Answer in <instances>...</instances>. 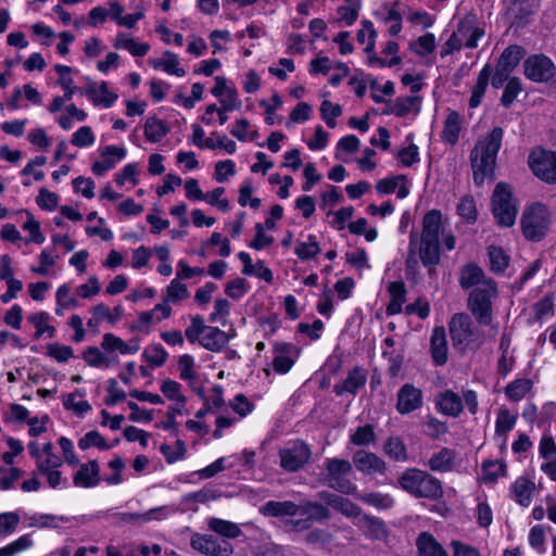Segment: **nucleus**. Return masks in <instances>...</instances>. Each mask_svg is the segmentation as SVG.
Wrapping results in <instances>:
<instances>
[{
  "label": "nucleus",
  "instance_id": "nucleus-11",
  "mask_svg": "<svg viewBox=\"0 0 556 556\" xmlns=\"http://www.w3.org/2000/svg\"><path fill=\"white\" fill-rule=\"evenodd\" d=\"M525 75L538 83L547 81L555 75V65L552 60L543 54L529 56L525 63Z\"/></svg>",
  "mask_w": 556,
  "mask_h": 556
},
{
  "label": "nucleus",
  "instance_id": "nucleus-26",
  "mask_svg": "<svg viewBox=\"0 0 556 556\" xmlns=\"http://www.w3.org/2000/svg\"><path fill=\"white\" fill-rule=\"evenodd\" d=\"M416 546L418 556H448L443 546L429 532H421L418 535Z\"/></svg>",
  "mask_w": 556,
  "mask_h": 556
},
{
  "label": "nucleus",
  "instance_id": "nucleus-43",
  "mask_svg": "<svg viewBox=\"0 0 556 556\" xmlns=\"http://www.w3.org/2000/svg\"><path fill=\"white\" fill-rule=\"evenodd\" d=\"M294 253L301 261H307L320 253L319 243L316 237L309 235L307 241H299L295 245Z\"/></svg>",
  "mask_w": 556,
  "mask_h": 556
},
{
  "label": "nucleus",
  "instance_id": "nucleus-20",
  "mask_svg": "<svg viewBox=\"0 0 556 556\" xmlns=\"http://www.w3.org/2000/svg\"><path fill=\"white\" fill-rule=\"evenodd\" d=\"M535 484L526 477H519L510 485V496L522 507H528L532 502Z\"/></svg>",
  "mask_w": 556,
  "mask_h": 556
},
{
  "label": "nucleus",
  "instance_id": "nucleus-27",
  "mask_svg": "<svg viewBox=\"0 0 556 556\" xmlns=\"http://www.w3.org/2000/svg\"><path fill=\"white\" fill-rule=\"evenodd\" d=\"M300 510V506L291 501H269L261 507V513L268 517H292Z\"/></svg>",
  "mask_w": 556,
  "mask_h": 556
},
{
  "label": "nucleus",
  "instance_id": "nucleus-5",
  "mask_svg": "<svg viewBox=\"0 0 556 556\" xmlns=\"http://www.w3.org/2000/svg\"><path fill=\"white\" fill-rule=\"evenodd\" d=\"M551 220V212L544 204L533 203L527 206L520 219L523 237L530 241H541L548 232Z\"/></svg>",
  "mask_w": 556,
  "mask_h": 556
},
{
  "label": "nucleus",
  "instance_id": "nucleus-33",
  "mask_svg": "<svg viewBox=\"0 0 556 556\" xmlns=\"http://www.w3.org/2000/svg\"><path fill=\"white\" fill-rule=\"evenodd\" d=\"M176 510L169 506H161L156 508H152L143 514H124V521H140L148 522L152 520H163L167 518L170 514H174Z\"/></svg>",
  "mask_w": 556,
  "mask_h": 556
},
{
  "label": "nucleus",
  "instance_id": "nucleus-19",
  "mask_svg": "<svg viewBox=\"0 0 556 556\" xmlns=\"http://www.w3.org/2000/svg\"><path fill=\"white\" fill-rule=\"evenodd\" d=\"M367 380L365 370L361 367H354L349 371L348 377L342 383L333 387V392L341 396L344 393L355 394L362 387L365 386Z\"/></svg>",
  "mask_w": 556,
  "mask_h": 556
},
{
  "label": "nucleus",
  "instance_id": "nucleus-14",
  "mask_svg": "<svg viewBox=\"0 0 556 556\" xmlns=\"http://www.w3.org/2000/svg\"><path fill=\"white\" fill-rule=\"evenodd\" d=\"M422 406V392L410 383H405L397 392L396 409L400 414H409Z\"/></svg>",
  "mask_w": 556,
  "mask_h": 556
},
{
  "label": "nucleus",
  "instance_id": "nucleus-44",
  "mask_svg": "<svg viewBox=\"0 0 556 556\" xmlns=\"http://www.w3.org/2000/svg\"><path fill=\"white\" fill-rule=\"evenodd\" d=\"M506 475V465L498 460H486L482 464V480L485 483H494Z\"/></svg>",
  "mask_w": 556,
  "mask_h": 556
},
{
  "label": "nucleus",
  "instance_id": "nucleus-10",
  "mask_svg": "<svg viewBox=\"0 0 556 556\" xmlns=\"http://www.w3.org/2000/svg\"><path fill=\"white\" fill-rule=\"evenodd\" d=\"M190 545L193 549L205 556H231L233 546L227 540H218L211 534L194 533Z\"/></svg>",
  "mask_w": 556,
  "mask_h": 556
},
{
  "label": "nucleus",
  "instance_id": "nucleus-18",
  "mask_svg": "<svg viewBox=\"0 0 556 556\" xmlns=\"http://www.w3.org/2000/svg\"><path fill=\"white\" fill-rule=\"evenodd\" d=\"M102 161L92 165V172L97 176H103L108 170L115 167L116 163L126 156V149L116 146H106L100 151Z\"/></svg>",
  "mask_w": 556,
  "mask_h": 556
},
{
  "label": "nucleus",
  "instance_id": "nucleus-54",
  "mask_svg": "<svg viewBox=\"0 0 556 556\" xmlns=\"http://www.w3.org/2000/svg\"><path fill=\"white\" fill-rule=\"evenodd\" d=\"M412 50L419 55L431 53L435 49V37L431 33L420 36L417 40L409 43Z\"/></svg>",
  "mask_w": 556,
  "mask_h": 556
},
{
  "label": "nucleus",
  "instance_id": "nucleus-61",
  "mask_svg": "<svg viewBox=\"0 0 556 556\" xmlns=\"http://www.w3.org/2000/svg\"><path fill=\"white\" fill-rule=\"evenodd\" d=\"M84 359L91 367H110L111 365V361L96 346L85 351Z\"/></svg>",
  "mask_w": 556,
  "mask_h": 556
},
{
  "label": "nucleus",
  "instance_id": "nucleus-21",
  "mask_svg": "<svg viewBox=\"0 0 556 556\" xmlns=\"http://www.w3.org/2000/svg\"><path fill=\"white\" fill-rule=\"evenodd\" d=\"M430 352L435 365L442 366L447 361V341L445 329L442 326L432 330L430 338Z\"/></svg>",
  "mask_w": 556,
  "mask_h": 556
},
{
  "label": "nucleus",
  "instance_id": "nucleus-47",
  "mask_svg": "<svg viewBox=\"0 0 556 556\" xmlns=\"http://www.w3.org/2000/svg\"><path fill=\"white\" fill-rule=\"evenodd\" d=\"M532 382L529 379H518L510 382L506 389V396L511 401H520L531 390Z\"/></svg>",
  "mask_w": 556,
  "mask_h": 556
},
{
  "label": "nucleus",
  "instance_id": "nucleus-46",
  "mask_svg": "<svg viewBox=\"0 0 556 556\" xmlns=\"http://www.w3.org/2000/svg\"><path fill=\"white\" fill-rule=\"evenodd\" d=\"M418 105L419 98L416 96L396 98L391 108V112L399 117H403L414 110L418 111Z\"/></svg>",
  "mask_w": 556,
  "mask_h": 556
},
{
  "label": "nucleus",
  "instance_id": "nucleus-38",
  "mask_svg": "<svg viewBox=\"0 0 556 556\" xmlns=\"http://www.w3.org/2000/svg\"><path fill=\"white\" fill-rule=\"evenodd\" d=\"M419 256L424 266L433 267L440 263L439 241L420 240Z\"/></svg>",
  "mask_w": 556,
  "mask_h": 556
},
{
  "label": "nucleus",
  "instance_id": "nucleus-4",
  "mask_svg": "<svg viewBox=\"0 0 556 556\" xmlns=\"http://www.w3.org/2000/svg\"><path fill=\"white\" fill-rule=\"evenodd\" d=\"M496 298V282H484L470 292L467 300V307L479 325L490 326L492 324L493 301Z\"/></svg>",
  "mask_w": 556,
  "mask_h": 556
},
{
  "label": "nucleus",
  "instance_id": "nucleus-17",
  "mask_svg": "<svg viewBox=\"0 0 556 556\" xmlns=\"http://www.w3.org/2000/svg\"><path fill=\"white\" fill-rule=\"evenodd\" d=\"M318 497L336 511L348 518H357L362 516V508L348 497H343L328 491L319 492Z\"/></svg>",
  "mask_w": 556,
  "mask_h": 556
},
{
  "label": "nucleus",
  "instance_id": "nucleus-22",
  "mask_svg": "<svg viewBox=\"0 0 556 556\" xmlns=\"http://www.w3.org/2000/svg\"><path fill=\"white\" fill-rule=\"evenodd\" d=\"M364 534L370 540H386L388 536V530L382 519L369 515H362L358 522L356 523Z\"/></svg>",
  "mask_w": 556,
  "mask_h": 556
},
{
  "label": "nucleus",
  "instance_id": "nucleus-29",
  "mask_svg": "<svg viewBox=\"0 0 556 556\" xmlns=\"http://www.w3.org/2000/svg\"><path fill=\"white\" fill-rule=\"evenodd\" d=\"M439 410L447 416L457 417L463 412V401L453 391H445L438 396Z\"/></svg>",
  "mask_w": 556,
  "mask_h": 556
},
{
  "label": "nucleus",
  "instance_id": "nucleus-45",
  "mask_svg": "<svg viewBox=\"0 0 556 556\" xmlns=\"http://www.w3.org/2000/svg\"><path fill=\"white\" fill-rule=\"evenodd\" d=\"M167 134L165 124L156 117H149L144 123V136L148 141L157 142Z\"/></svg>",
  "mask_w": 556,
  "mask_h": 556
},
{
  "label": "nucleus",
  "instance_id": "nucleus-32",
  "mask_svg": "<svg viewBox=\"0 0 556 556\" xmlns=\"http://www.w3.org/2000/svg\"><path fill=\"white\" fill-rule=\"evenodd\" d=\"M208 529L226 539H236L242 534L240 527L232 522L220 518H210L207 521Z\"/></svg>",
  "mask_w": 556,
  "mask_h": 556
},
{
  "label": "nucleus",
  "instance_id": "nucleus-60",
  "mask_svg": "<svg viewBox=\"0 0 556 556\" xmlns=\"http://www.w3.org/2000/svg\"><path fill=\"white\" fill-rule=\"evenodd\" d=\"M20 521V515L15 511L0 514V535L12 534L18 527Z\"/></svg>",
  "mask_w": 556,
  "mask_h": 556
},
{
  "label": "nucleus",
  "instance_id": "nucleus-8",
  "mask_svg": "<svg viewBox=\"0 0 556 556\" xmlns=\"http://www.w3.org/2000/svg\"><path fill=\"white\" fill-rule=\"evenodd\" d=\"M529 166L533 174L547 184H556V152L534 150L529 155Z\"/></svg>",
  "mask_w": 556,
  "mask_h": 556
},
{
  "label": "nucleus",
  "instance_id": "nucleus-12",
  "mask_svg": "<svg viewBox=\"0 0 556 556\" xmlns=\"http://www.w3.org/2000/svg\"><path fill=\"white\" fill-rule=\"evenodd\" d=\"M273 368L277 374L281 375L287 374L292 368L299 356V349L286 342H276L273 346Z\"/></svg>",
  "mask_w": 556,
  "mask_h": 556
},
{
  "label": "nucleus",
  "instance_id": "nucleus-31",
  "mask_svg": "<svg viewBox=\"0 0 556 556\" xmlns=\"http://www.w3.org/2000/svg\"><path fill=\"white\" fill-rule=\"evenodd\" d=\"M491 76L492 67L489 64H486L480 71L477 83L471 89V97L469 99V106L471 109H475L480 105Z\"/></svg>",
  "mask_w": 556,
  "mask_h": 556
},
{
  "label": "nucleus",
  "instance_id": "nucleus-2",
  "mask_svg": "<svg viewBox=\"0 0 556 556\" xmlns=\"http://www.w3.org/2000/svg\"><path fill=\"white\" fill-rule=\"evenodd\" d=\"M402 490L416 498L439 500L443 496L441 481L429 472L418 468H407L399 477Z\"/></svg>",
  "mask_w": 556,
  "mask_h": 556
},
{
  "label": "nucleus",
  "instance_id": "nucleus-39",
  "mask_svg": "<svg viewBox=\"0 0 556 556\" xmlns=\"http://www.w3.org/2000/svg\"><path fill=\"white\" fill-rule=\"evenodd\" d=\"M523 56V50L519 46H509L500 56L497 67L511 73Z\"/></svg>",
  "mask_w": 556,
  "mask_h": 556
},
{
  "label": "nucleus",
  "instance_id": "nucleus-41",
  "mask_svg": "<svg viewBox=\"0 0 556 556\" xmlns=\"http://www.w3.org/2000/svg\"><path fill=\"white\" fill-rule=\"evenodd\" d=\"M383 452L395 462H406L408 459L404 442L399 437H390L383 444Z\"/></svg>",
  "mask_w": 556,
  "mask_h": 556
},
{
  "label": "nucleus",
  "instance_id": "nucleus-64",
  "mask_svg": "<svg viewBox=\"0 0 556 556\" xmlns=\"http://www.w3.org/2000/svg\"><path fill=\"white\" fill-rule=\"evenodd\" d=\"M94 135L89 126H83L76 130L71 139L72 144L78 148L90 147L94 143Z\"/></svg>",
  "mask_w": 556,
  "mask_h": 556
},
{
  "label": "nucleus",
  "instance_id": "nucleus-16",
  "mask_svg": "<svg viewBox=\"0 0 556 556\" xmlns=\"http://www.w3.org/2000/svg\"><path fill=\"white\" fill-rule=\"evenodd\" d=\"M78 465V470L73 475V484L83 489H91L99 485L101 481L99 463L92 459Z\"/></svg>",
  "mask_w": 556,
  "mask_h": 556
},
{
  "label": "nucleus",
  "instance_id": "nucleus-58",
  "mask_svg": "<svg viewBox=\"0 0 556 556\" xmlns=\"http://www.w3.org/2000/svg\"><path fill=\"white\" fill-rule=\"evenodd\" d=\"M362 29L357 31V41L359 43H366L368 41L367 47L365 48V51L367 53H370L374 50L375 47V37L376 31L374 29V25L370 21L364 20L362 22Z\"/></svg>",
  "mask_w": 556,
  "mask_h": 556
},
{
  "label": "nucleus",
  "instance_id": "nucleus-30",
  "mask_svg": "<svg viewBox=\"0 0 556 556\" xmlns=\"http://www.w3.org/2000/svg\"><path fill=\"white\" fill-rule=\"evenodd\" d=\"M388 291L390 294V303L387 306L388 315L401 313L402 306L406 300V287L403 281H392L389 283Z\"/></svg>",
  "mask_w": 556,
  "mask_h": 556
},
{
  "label": "nucleus",
  "instance_id": "nucleus-56",
  "mask_svg": "<svg viewBox=\"0 0 556 556\" xmlns=\"http://www.w3.org/2000/svg\"><path fill=\"white\" fill-rule=\"evenodd\" d=\"M143 356L148 363L160 367L166 363L168 354L161 344H152L143 352Z\"/></svg>",
  "mask_w": 556,
  "mask_h": 556
},
{
  "label": "nucleus",
  "instance_id": "nucleus-53",
  "mask_svg": "<svg viewBox=\"0 0 556 556\" xmlns=\"http://www.w3.org/2000/svg\"><path fill=\"white\" fill-rule=\"evenodd\" d=\"M208 326L204 324V318L200 315H195L191 317V324L187 327L185 331V336L190 343L200 342L201 337L204 331H206Z\"/></svg>",
  "mask_w": 556,
  "mask_h": 556
},
{
  "label": "nucleus",
  "instance_id": "nucleus-25",
  "mask_svg": "<svg viewBox=\"0 0 556 556\" xmlns=\"http://www.w3.org/2000/svg\"><path fill=\"white\" fill-rule=\"evenodd\" d=\"M455 458L456 452L454 450L442 447L432 454L427 462V466L434 472H448L454 467Z\"/></svg>",
  "mask_w": 556,
  "mask_h": 556
},
{
  "label": "nucleus",
  "instance_id": "nucleus-7",
  "mask_svg": "<svg viewBox=\"0 0 556 556\" xmlns=\"http://www.w3.org/2000/svg\"><path fill=\"white\" fill-rule=\"evenodd\" d=\"M492 211L500 226L510 227L515 224L518 210L508 185H496L492 197Z\"/></svg>",
  "mask_w": 556,
  "mask_h": 556
},
{
  "label": "nucleus",
  "instance_id": "nucleus-24",
  "mask_svg": "<svg viewBox=\"0 0 556 556\" xmlns=\"http://www.w3.org/2000/svg\"><path fill=\"white\" fill-rule=\"evenodd\" d=\"M484 282H495L485 275L481 267L470 263L464 266L459 274V285L463 289L477 288Z\"/></svg>",
  "mask_w": 556,
  "mask_h": 556
},
{
  "label": "nucleus",
  "instance_id": "nucleus-42",
  "mask_svg": "<svg viewBox=\"0 0 556 556\" xmlns=\"http://www.w3.org/2000/svg\"><path fill=\"white\" fill-rule=\"evenodd\" d=\"M30 324L36 328L35 338L39 339L45 333L48 334L49 338L54 337L55 328L49 325L50 315L47 312H39L33 314L28 317Z\"/></svg>",
  "mask_w": 556,
  "mask_h": 556
},
{
  "label": "nucleus",
  "instance_id": "nucleus-49",
  "mask_svg": "<svg viewBox=\"0 0 556 556\" xmlns=\"http://www.w3.org/2000/svg\"><path fill=\"white\" fill-rule=\"evenodd\" d=\"M54 70L60 75L58 84L63 88L65 98H73L76 88L73 78L70 76L72 68L67 65L58 64Z\"/></svg>",
  "mask_w": 556,
  "mask_h": 556
},
{
  "label": "nucleus",
  "instance_id": "nucleus-52",
  "mask_svg": "<svg viewBox=\"0 0 556 556\" xmlns=\"http://www.w3.org/2000/svg\"><path fill=\"white\" fill-rule=\"evenodd\" d=\"M490 266L494 273H503L508 266V256L498 247L489 248Z\"/></svg>",
  "mask_w": 556,
  "mask_h": 556
},
{
  "label": "nucleus",
  "instance_id": "nucleus-63",
  "mask_svg": "<svg viewBox=\"0 0 556 556\" xmlns=\"http://www.w3.org/2000/svg\"><path fill=\"white\" fill-rule=\"evenodd\" d=\"M161 453L166 458L167 463L173 464L177 460H180L186 453V445L181 440H177L175 443V448L170 445L163 444L160 447Z\"/></svg>",
  "mask_w": 556,
  "mask_h": 556
},
{
  "label": "nucleus",
  "instance_id": "nucleus-13",
  "mask_svg": "<svg viewBox=\"0 0 556 556\" xmlns=\"http://www.w3.org/2000/svg\"><path fill=\"white\" fill-rule=\"evenodd\" d=\"M353 464L359 472L366 476H383L387 472L386 462L377 454L365 450H358L354 453Z\"/></svg>",
  "mask_w": 556,
  "mask_h": 556
},
{
  "label": "nucleus",
  "instance_id": "nucleus-48",
  "mask_svg": "<svg viewBox=\"0 0 556 556\" xmlns=\"http://www.w3.org/2000/svg\"><path fill=\"white\" fill-rule=\"evenodd\" d=\"M304 541L308 545L326 547L333 541V535L325 529L315 528L305 534Z\"/></svg>",
  "mask_w": 556,
  "mask_h": 556
},
{
  "label": "nucleus",
  "instance_id": "nucleus-23",
  "mask_svg": "<svg viewBox=\"0 0 556 556\" xmlns=\"http://www.w3.org/2000/svg\"><path fill=\"white\" fill-rule=\"evenodd\" d=\"M445 230L442 222V213L438 210H431L425 214L422 219L421 239L439 241V236Z\"/></svg>",
  "mask_w": 556,
  "mask_h": 556
},
{
  "label": "nucleus",
  "instance_id": "nucleus-6",
  "mask_svg": "<svg viewBox=\"0 0 556 556\" xmlns=\"http://www.w3.org/2000/svg\"><path fill=\"white\" fill-rule=\"evenodd\" d=\"M353 472L351 463L341 458H326L325 481L327 485L342 494H355L356 485L349 479Z\"/></svg>",
  "mask_w": 556,
  "mask_h": 556
},
{
  "label": "nucleus",
  "instance_id": "nucleus-3",
  "mask_svg": "<svg viewBox=\"0 0 556 556\" xmlns=\"http://www.w3.org/2000/svg\"><path fill=\"white\" fill-rule=\"evenodd\" d=\"M453 345L462 352L477 350L483 343L482 331L476 327L469 315L454 314L448 324Z\"/></svg>",
  "mask_w": 556,
  "mask_h": 556
},
{
  "label": "nucleus",
  "instance_id": "nucleus-55",
  "mask_svg": "<svg viewBox=\"0 0 556 556\" xmlns=\"http://www.w3.org/2000/svg\"><path fill=\"white\" fill-rule=\"evenodd\" d=\"M92 446H97L101 450L110 448V445L105 442V440L102 438V435L96 430L87 432L78 441V447L83 451H86Z\"/></svg>",
  "mask_w": 556,
  "mask_h": 556
},
{
  "label": "nucleus",
  "instance_id": "nucleus-50",
  "mask_svg": "<svg viewBox=\"0 0 556 556\" xmlns=\"http://www.w3.org/2000/svg\"><path fill=\"white\" fill-rule=\"evenodd\" d=\"M375 440L376 434L374 431V427L371 425L358 427L355 430V432L350 437L351 443L356 446H367L374 443Z\"/></svg>",
  "mask_w": 556,
  "mask_h": 556
},
{
  "label": "nucleus",
  "instance_id": "nucleus-51",
  "mask_svg": "<svg viewBox=\"0 0 556 556\" xmlns=\"http://www.w3.org/2000/svg\"><path fill=\"white\" fill-rule=\"evenodd\" d=\"M189 296V291L186 285L173 279L166 288L164 296L165 302L176 303L182 301Z\"/></svg>",
  "mask_w": 556,
  "mask_h": 556
},
{
  "label": "nucleus",
  "instance_id": "nucleus-57",
  "mask_svg": "<svg viewBox=\"0 0 556 556\" xmlns=\"http://www.w3.org/2000/svg\"><path fill=\"white\" fill-rule=\"evenodd\" d=\"M320 114L327 126L333 128L336 126V118L342 114V108L339 104L325 100L320 105Z\"/></svg>",
  "mask_w": 556,
  "mask_h": 556
},
{
  "label": "nucleus",
  "instance_id": "nucleus-28",
  "mask_svg": "<svg viewBox=\"0 0 556 556\" xmlns=\"http://www.w3.org/2000/svg\"><path fill=\"white\" fill-rule=\"evenodd\" d=\"M228 342V336L217 327L208 326L200 339V344L212 352H219Z\"/></svg>",
  "mask_w": 556,
  "mask_h": 556
},
{
  "label": "nucleus",
  "instance_id": "nucleus-1",
  "mask_svg": "<svg viewBox=\"0 0 556 556\" xmlns=\"http://www.w3.org/2000/svg\"><path fill=\"white\" fill-rule=\"evenodd\" d=\"M503 129L494 127L483 139L479 140L470 153L473 181L482 186L486 179H492L496 155L502 147Z\"/></svg>",
  "mask_w": 556,
  "mask_h": 556
},
{
  "label": "nucleus",
  "instance_id": "nucleus-37",
  "mask_svg": "<svg viewBox=\"0 0 556 556\" xmlns=\"http://www.w3.org/2000/svg\"><path fill=\"white\" fill-rule=\"evenodd\" d=\"M361 502L375 507L376 509H389L394 505V498L382 492L358 493L355 495Z\"/></svg>",
  "mask_w": 556,
  "mask_h": 556
},
{
  "label": "nucleus",
  "instance_id": "nucleus-34",
  "mask_svg": "<svg viewBox=\"0 0 556 556\" xmlns=\"http://www.w3.org/2000/svg\"><path fill=\"white\" fill-rule=\"evenodd\" d=\"M299 506H300L299 513L303 516H306L307 520H309V522L311 521H318V522L327 521L331 517L330 510L321 503L307 501Z\"/></svg>",
  "mask_w": 556,
  "mask_h": 556
},
{
  "label": "nucleus",
  "instance_id": "nucleus-40",
  "mask_svg": "<svg viewBox=\"0 0 556 556\" xmlns=\"http://www.w3.org/2000/svg\"><path fill=\"white\" fill-rule=\"evenodd\" d=\"M516 416L510 415L507 409H501L497 414L495 424V438L503 444L506 442L507 433L514 428Z\"/></svg>",
  "mask_w": 556,
  "mask_h": 556
},
{
  "label": "nucleus",
  "instance_id": "nucleus-62",
  "mask_svg": "<svg viewBox=\"0 0 556 556\" xmlns=\"http://www.w3.org/2000/svg\"><path fill=\"white\" fill-rule=\"evenodd\" d=\"M521 91V83L519 78L513 77L508 79V83L503 91L501 103L505 108H509L511 103L516 100L517 96Z\"/></svg>",
  "mask_w": 556,
  "mask_h": 556
},
{
  "label": "nucleus",
  "instance_id": "nucleus-15",
  "mask_svg": "<svg viewBox=\"0 0 556 556\" xmlns=\"http://www.w3.org/2000/svg\"><path fill=\"white\" fill-rule=\"evenodd\" d=\"M456 33L463 38L464 47L473 49L478 46V40L484 36V30L478 26L477 16L467 14L458 25Z\"/></svg>",
  "mask_w": 556,
  "mask_h": 556
},
{
  "label": "nucleus",
  "instance_id": "nucleus-35",
  "mask_svg": "<svg viewBox=\"0 0 556 556\" xmlns=\"http://www.w3.org/2000/svg\"><path fill=\"white\" fill-rule=\"evenodd\" d=\"M151 64L156 70L162 68L167 74L178 77H182L186 74L185 70L179 66L178 56L170 51H165L162 59L152 60Z\"/></svg>",
  "mask_w": 556,
  "mask_h": 556
},
{
  "label": "nucleus",
  "instance_id": "nucleus-36",
  "mask_svg": "<svg viewBox=\"0 0 556 556\" xmlns=\"http://www.w3.org/2000/svg\"><path fill=\"white\" fill-rule=\"evenodd\" d=\"M462 125V117L456 111L447 114L442 130V140L448 144H455L458 140Z\"/></svg>",
  "mask_w": 556,
  "mask_h": 556
},
{
  "label": "nucleus",
  "instance_id": "nucleus-9",
  "mask_svg": "<svg viewBox=\"0 0 556 556\" xmlns=\"http://www.w3.org/2000/svg\"><path fill=\"white\" fill-rule=\"evenodd\" d=\"M280 467L295 472L304 467L311 457L309 447L302 441H294L279 450Z\"/></svg>",
  "mask_w": 556,
  "mask_h": 556
},
{
  "label": "nucleus",
  "instance_id": "nucleus-59",
  "mask_svg": "<svg viewBox=\"0 0 556 556\" xmlns=\"http://www.w3.org/2000/svg\"><path fill=\"white\" fill-rule=\"evenodd\" d=\"M33 545V541L28 534L20 536L14 542L0 548V556H12L20 552L28 549Z\"/></svg>",
  "mask_w": 556,
  "mask_h": 556
}]
</instances>
